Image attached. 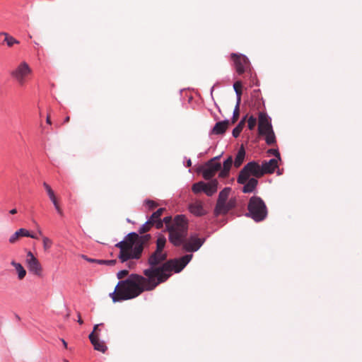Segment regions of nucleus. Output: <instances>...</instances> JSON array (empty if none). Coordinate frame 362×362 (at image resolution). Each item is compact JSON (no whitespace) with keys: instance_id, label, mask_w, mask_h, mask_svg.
Listing matches in <instances>:
<instances>
[{"instance_id":"nucleus-38","label":"nucleus","mask_w":362,"mask_h":362,"mask_svg":"<svg viewBox=\"0 0 362 362\" xmlns=\"http://www.w3.org/2000/svg\"><path fill=\"white\" fill-rule=\"evenodd\" d=\"M129 274V272L126 269L121 270L117 274V276L119 279H122L125 276H127Z\"/></svg>"},{"instance_id":"nucleus-7","label":"nucleus","mask_w":362,"mask_h":362,"mask_svg":"<svg viewBox=\"0 0 362 362\" xmlns=\"http://www.w3.org/2000/svg\"><path fill=\"white\" fill-rule=\"evenodd\" d=\"M219 158V156H216L199 168V172L202 174L205 180H211L218 171H221V165L218 162Z\"/></svg>"},{"instance_id":"nucleus-50","label":"nucleus","mask_w":362,"mask_h":362,"mask_svg":"<svg viewBox=\"0 0 362 362\" xmlns=\"http://www.w3.org/2000/svg\"><path fill=\"white\" fill-rule=\"evenodd\" d=\"M28 237H30V238H34V239H37L38 238V237L37 235H35L34 234H32L30 233V235H28Z\"/></svg>"},{"instance_id":"nucleus-34","label":"nucleus","mask_w":362,"mask_h":362,"mask_svg":"<svg viewBox=\"0 0 362 362\" xmlns=\"http://www.w3.org/2000/svg\"><path fill=\"white\" fill-rule=\"evenodd\" d=\"M42 243L43 247L45 251H47L50 249L52 245V241L47 237H42Z\"/></svg>"},{"instance_id":"nucleus-17","label":"nucleus","mask_w":362,"mask_h":362,"mask_svg":"<svg viewBox=\"0 0 362 362\" xmlns=\"http://www.w3.org/2000/svg\"><path fill=\"white\" fill-rule=\"evenodd\" d=\"M258 184V181L255 177H249L247 181L244 183V186L242 189L243 192L244 193H250L255 190Z\"/></svg>"},{"instance_id":"nucleus-54","label":"nucleus","mask_w":362,"mask_h":362,"mask_svg":"<svg viewBox=\"0 0 362 362\" xmlns=\"http://www.w3.org/2000/svg\"><path fill=\"white\" fill-rule=\"evenodd\" d=\"M69 120H70V117H69V116H67V117H66V118H65V119H64V122H65V123H67V122H69Z\"/></svg>"},{"instance_id":"nucleus-21","label":"nucleus","mask_w":362,"mask_h":362,"mask_svg":"<svg viewBox=\"0 0 362 362\" xmlns=\"http://www.w3.org/2000/svg\"><path fill=\"white\" fill-rule=\"evenodd\" d=\"M11 264L15 268L18 274V279H23L26 275V270L24 269L22 264L21 263L16 262L14 260L11 262Z\"/></svg>"},{"instance_id":"nucleus-58","label":"nucleus","mask_w":362,"mask_h":362,"mask_svg":"<svg viewBox=\"0 0 362 362\" xmlns=\"http://www.w3.org/2000/svg\"><path fill=\"white\" fill-rule=\"evenodd\" d=\"M64 362H68V361H66V360H64Z\"/></svg>"},{"instance_id":"nucleus-2","label":"nucleus","mask_w":362,"mask_h":362,"mask_svg":"<svg viewBox=\"0 0 362 362\" xmlns=\"http://www.w3.org/2000/svg\"><path fill=\"white\" fill-rule=\"evenodd\" d=\"M192 257V255H186L180 259L166 261L167 253L165 252L155 250L148 259L150 268L146 270L153 272L151 278L152 281L156 282V286H158L166 281L172 275L173 272L176 273L181 272Z\"/></svg>"},{"instance_id":"nucleus-23","label":"nucleus","mask_w":362,"mask_h":362,"mask_svg":"<svg viewBox=\"0 0 362 362\" xmlns=\"http://www.w3.org/2000/svg\"><path fill=\"white\" fill-rule=\"evenodd\" d=\"M1 35H4V42L7 44L8 47H11L14 45H18L20 42L18 40H17L16 38H14L13 36L8 35L7 33H1Z\"/></svg>"},{"instance_id":"nucleus-8","label":"nucleus","mask_w":362,"mask_h":362,"mask_svg":"<svg viewBox=\"0 0 362 362\" xmlns=\"http://www.w3.org/2000/svg\"><path fill=\"white\" fill-rule=\"evenodd\" d=\"M32 73V69L25 62H22L13 71L10 72V75L13 77L20 86H23L26 78Z\"/></svg>"},{"instance_id":"nucleus-14","label":"nucleus","mask_w":362,"mask_h":362,"mask_svg":"<svg viewBox=\"0 0 362 362\" xmlns=\"http://www.w3.org/2000/svg\"><path fill=\"white\" fill-rule=\"evenodd\" d=\"M263 175L271 174L278 168V160L270 159L269 161H264L261 165Z\"/></svg>"},{"instance_id":"nucleus-5","label":"nucleus","mask_w":362,"mask_h":362,"mask_svg":"<svg viewBox=\"0 0 362 362\" xmlns=\"http://www.w3.org/2000/svg\"><path fill=\"white\" fill-rule=\"evenodd\" d=\"M247 216L256 222L264 221L268 215V209L264 202L257 196H252L247 204Z\"/></svg>"},{"instance_id":"nucleus-55","label":"nucleus","mask_w":362,"mask_h":362,"mask_svg":"<svg viewBox=\"0 0 362 362\" xmlns=\"http://www.w3.org/2000/svg\"><path fill=\"white\" fill-rule=\"evenodd\" d=\"M37 232H38L39 235H42V230L40 229L39 227H38V229H37Z\"/></svg>"},{"instance_id":"nucleus-33","label":"nucleus","mask_w":362,"mask_h":362,"mask_svg":"<svg viewBox=\"0 0 362 362\" xmlns=\"http://www.w3.org/2000/svg\"><path fill=\"white\" fill-rule=\"evenodd\" d=\"M240 104V103H236V105L235 107V109H234V111H233V118H232V123L233 124L237 122V120L238 119V118H239V115H240V109H239Z\"/></svg>"},{"instance_id":"nucleus-42","label":"nucleus","mask_w":362,"mask_h":362,"mask_svg":"<svg viewBox=\"0 0 362 362\" xmlns=\"http://www.w3.org/2000/svg\"><path fill=\"white\" fill-rule=\"evenodd\" d=\"M57 211L62 216L63 215V212H62V209L60 208L57 201H55V202H52Z\"/></svg>"},{"instance_id":"nucleus-28","label":"nucleus","mask_w":362,"mask_h":362,"mask_svg":"<svg viewBox=\"0 0 362 362\" xmlns=\"http://www.w3.org/2000/svg\"><path fill=\"white\" fill-rule=\"evenodd\" d=\"M148 221H151V223L154 225L156 228L160 229L163 227V221L160 218L157 217L156 216L152 215L148 218Z\"/></svg>"},{"instance_id":"nucleus-26","label":"nucleus","mask_w":362,"mask_h":362,"mask_svg":"<svg viewBox=\"0 0 362 362\" xmlns=\"http://www.w3.org/2000/svg\"><path fill=\"white\" fill-rule=\"evenodd\" d=\"M260 135H264L266 136L265 139L268 145H272L276 142L275 135L272 129L269 132L262 133Z\"/></svg>"},{"instance_id":"nucleus-30","label":"nucleus","mask_w":362,"mask_h":362,"mask_svg":"<svg viewBox=\"0 0 362 362\" xmlns=\"http://www.w3.org/2000/svg\"><path fill=\"white\" fill-rule=\"evenodd\" d=\"M206 187V183L201 181V182H197L193 185L192 191L194 193H199L201 192H204V189Z\"/></svg>"},{"instance_id":"nucleus-11","label":"nucleus","mask_w":362,"mask_h":362,"mask_svg":"<svg viewBox=\"0 0 362 362\" xmlns=\"http://www.w3.org/2000/svg\"><path fill=\"white\" fill-rule=\"evenodd\" d=\"M231 58L234 62L235 71L239 75H242L250 68V62L245 56L233 53Z\"/></svg>"},{"instance_id":"nucleus-36","label":"nucleus","mask_w":362,"mask_h":362,"mask_svg":"<svg viewBox=\"0 0 362 362\" xmlns=\"http://www.w3.org/2000/svg\"><path fill=\"white\" fill-rule=\"evenodd\" d=\"M146 204L150 210H153L158 206L157 203L153 200H147Z\"/></svg>"},{"instance_id":"nucleus-20","label":"nucleus","mask_w":362,"mask_h":362,"mask_svg":"<svg viewBox=\"0 0 362 362\" xmlns=\"http://www.w3.org/2000/svg\"><path fill=\"white\" fill-rule=\"evenodd\" d=\"M228 124L229 122L228 120L217 122L212 129V133L215 134H223L226 131Z\"/></svg>"},{"instance_id":"nucleus-48","label":"nucleus","mask_w":362,"mask_h":362,"mask_svg":"<svg viewBox=\"0 0 362 362\" xmlns=\"http://www.w3.org/2000/svg\"><path fill=\"white\" fill-rule=\"evenodd\" d=\"M98 326H99V325H95L94 326V327H93V332H93V333H94V334H95L96 331L98 329Z\"/></svg>"},{"instance_id":"nucleus-52","label":"nucleus","mask_w":362,"mask_h":362,"mask_svg":"<svg viewBox=\"0 0 362 362\" xmlns=\"http://www.w3.org/2000/svg\"><path fill=\"white\" fill-rule=\"evenodd\" d=\"M192 165V161L190 159H189L187 161V167H190Z\"/></svg>"},{"instance_id":"nucleus-15","label":"nucleus","mask_w":362,"mask_h":362,"mask_svg":"<svg viewBox=\"0 0 362 362\" xmlns=\"http://www.w3.org/2000/svg\"><path fill=\"white\" fill-rule=\"evenodd\" d=\"M89 339L94 346V349L98 351H100L102 353H105L107 350V346L103 341H100L98 339V337L97 334H94L93 332H91L89 334Z\"/></svg>"},{"instance_id":"nucleus-32","label":"nucleus","mask_w":362,"mask_h":362,"mask_svg":"<svg viewBox=\"0 0 362 362\" xmlns=\"http://www.w3.org/2000/svg\"><path fill=\"white\" fill-rule=\"evenodd\" d=\"M154 225H153L151 221H149L148 220L144 223L143 224L141 228H139V232L140 234H144L146 232H148V230H150V229L151 228V227H153Z\"/></svg>"},{"instance_id":"nucleus-44","label":"nucleus","mask_w":362,"mask_h":362,"mask_svg":"<svg viewBox=\"0 0 362 362\" xmlns=\"http://www.w3.org/2000/svg\"><path fill=\"white\" fill-rule=\"evenodd\" d=\"M83 258L85 259L86 261H88L89 262H95V263L98 264V260L99 259L88 258V257H87L85 255H83Z\"/></svg>"},{"instance_id":"nucleus-12","label":"nucleus","mask_w":362,"mask_h":362,"mask_svg":"<svg viewBox=\"0 0 362 362\" xmlns=\"http://www.w3.org/2000/svg\"><path fill=\"white\" fill-rule=\"evenodd\" d=\"M204 240L199 238L197 235L191 236L186 239L183 244V249L187 252L197 251L203 245Z\"/></svg>"},{"instance_id":"nucleus-45","label":"nucleus","mask_w":362,"mask_h":362,"mask_svg":"<svg viewBox=\"0 0 362 362\" xmlns=\"http://www.w3.org/2000/svg\"><path fill=\"white\" fill-rule=\"evenodd\" d=\"M77 316H78V322L80 325H82V324L83 323V320L81 319V313H78Z\"/></svg>"},{"instance_id":"nucleus-41","label":"nucleus","mask_w":362,"mask_h":362,"mask_svg":"<svg viewBox=\"0 0 362 362\" xmlns=\"http://www.w3.org/2000/svg\"><path fill=\"white\" fill-rule=\"evenodd\" d=\"M268 152L269 153L274 155V156H276L278 158L277 160H280L281 159L280 153H279L277 149H270V150H269Z\"/></svg>"},{"instance_id":"nucleus-49","label":"nucleus","mask_w":362,"mask_h":362,"mask_svg":"<svg viewBox=\"0 0 362 362\" xmlns=\"http://www.w3.org/2000/svg\"><path fill=\"white\" fill-rule=\"evenodd\" d=\"M46 122H47V124H51L52 122H51V119H50V116L49 115H47V119H46Z\"/></svg>"},{"instance_id":"nucleus-18","label":"nucleus","mask_w":362,"mask_h":362,"mask_svg":"<svg viewBox=\"0 0 362 362\" xmlns=\"http://www.w3.org/2000/svg\"><path fill=\"white\" fill-rule=\"evenodd\" d=\"M28 235H30V232L28 230L25 228H20L9 238L8 241L11 244H14L21 238L28 237Z\"/></svg>"},{"instance_id":"nucleus-6","label":"nucleus","mask_w":362,"mask_h":362,"mask_svg":"<svg viewBox=\"0 0 362 362\" xmlns=\"http://www.w3.org/2000/svg\"><path fill=\"white\" fill-rule=\"evenodd\" d=\"M251 175L254 176L256 179L264 175L261 165L255 161L250 162L243 167L240 171L237 182L239 184H244Z\"/></svg>"},{"instance_id":"nucleus-47","label":"nucleus","mask_w":362,"mask_h":362,"mask_svg":"<svg viewBox=\"0 0 362 362\" xmlns=\"http://www.w3.org/2000/svg\"><path fill=\"white\" fill-rule=\"evenodd\" d=\"M244 126H245V124L243 123V121H240L236 127H239L240 129L243 130Z\"/></svg>"},{"instance_id":"nucleus-22","label":"nucleus","mask_w":362,"mask_h":362,"mask_svg":"<svg viewBox=\"0 0 362 362\" xmlns=\"http://www.w3.org/2000/svg\"><path fill=\"white\" fill-rule=\"evenodd\" d=\"M245 156V151L243 146L239 149L234 161V165L238 168L243 163Z\"/></svg>"},{"instance_id":"nucleus-9","label":"nucleus","mask_w":362,"mask_h":362,"mask_svg":"<svg viewBox=\"0 0 362 362\" xmlns=\"http://www.w3.org/2000/svg\"><path fill=\"white\" fill-rule=\"evenodd\" d=\"M231 189L230 187H226L220 192L214 210L215 214H226L229 211V207L226 205V201L228 198L229 193Z\"/></svg>"},{"instance_id":"nucleus-24","label":"nucleus","mask_w":362,"mask_h":362,"mask_svg":"<svg viewBox=\"0 0 362 362\" xmlns=\"http://www.w3.org/2000/svg\"><path fill=\"white\" fill-rule=\"evenodd\" d=\"M189 209L191 213L197 215V216H202L204 214V209L203 207L198 204H191L189 206Z\"/></svg>"},{"instance_id":"nucleus-40","label":"nucleus","mask_w":362,"mask_h":362,"mask_svg":"<svg viewBox=\"0 0 362 362\" xmlns=\"http://www.w3.org/2000/svg\"><path fill=\"white\" fill-rule=\"evenodd\" d=\"M242 132V129H240L239 127H235L233 130V136L235 137V138H237L239 136L240 132Z\"/></svg>"},{"instance_id":"nucleus-1","label":"nucleus","mask_w":362,"mask_h":362,"mask_svg":"<svg viewBox=\"0 0 362 362\" xmlns=\"http://www.w3.org/2000/svg\"><path fill=\"white\" fill-rule=\"evenodd\" d=\"M151 271L144 270L143 276L132 274L125 280L119 281L112 293L109 294L114 303L130 300L139 296L145 291H152L157 286L152 281Z\"/></svg>"},{"instance_id":"nucleus-19","label":"nucleus","mask_w":362,"mask_h":362,"mask_svg":"<svg viewBox=\"0 0 362 362\" xmlns=\"http://www.w3.org/2000/svg\"><path fill=\"white\" fill-rule=\"evenodd\" d=\"M218 180L216 179L211 180L206 183V187L204 189V192L208 196H212L216 192L218 188Z\"/></svg>"},{"instance_id":"nucleus-27","label":"nucleus","mask_w":362,"mask_h":362,"mask_svg":"<svg viewBox=\"0 0 362 362\" xmlns=\"http://www.w3.org/2000/svg\"><path fill=\"white\" fill-rule=\"evenodd\" d=\"M148 221H151V223L154 225L156 228L160 229L163 227V221L160 218L157 217L156 216L152 215L148 218Z\"/></svg>"},{"instance_id":"nucleus-16","label":"nucleus","mask_w":362,"mask_h":362,"mask_svg":"<svg viewBox=\"0 0 362 362\" xmlns=\"http://www.w3.org/2000/svg\"><path fill=\"white\" fill-rule=\"evenodd\" d=\"M233 164V158L229 156L223 163V168L218 174V177L221 178H226L228 176L230 168Z\"/></svg>"},{"instance_id":"nucleus-4","label":"nucleus","mask_w":362,"mask_h":362,"mask_svg":"<svg viewBox=\"0 0 362 362\" xmlns=\"http://www.w3.org/2000/svg\"><path fill=\"white\" fill-rule=\"evenodd\" d=\"M187 221L185 216H177L168 228L170 242L175 246L183 245L187 239Z\"/></svg>"},{"instance_id":"nucleus-53","label":"nucleus","mask_w":362,"mask_h":362,"mask_svg":"<svg viewBox=\"0 0 362 362\" xmlns=\"http://www.w3.org/2000/svg\"><path fill=\"white\" fill-rule=\"evenodd\" d=\"M62 341L63 343V345L65 348H67V343L66 342V341L63 339H62Z\"/></svg>"},{"instance_id":"nucleus-43","label":"nucleus","mask_w":362,"mask_h":362,"mask_svg":"<svg viewBox=\"0 0 362 362\" xmlns=\"http://www.w3.org/2000/svg\"><path fill=\"white\" fill-rule=\"evenodd\" d=\"M164 211H165L164 208H160L156 211L153 213V214L156 216L158 218H160V216H162Z\"/></svg>"},{"instance_id":"nucleus-56","label":"nucleus","mask_w":362,"mask_h":362,"mask_svg":"<svg viewBox=\"0 0 362 362\" xmlns=\"http://www.w3.org/2000/svg\"><path fill=\"white\" fill-rule=\"evenodd\" d=\"M246 118H247V116L244 117L241 119V121H243V123H244V124L245 123Z\"/></svg>"},{"instance_id":"nucleus-13","label":"nucleus","mask_w":362,"mask_h":362,"mask_svg":"<svg viewBox=\"0 0 362 362\" xmlns=\"http://www.w3.org/2000/svg\"><path fill=\"white\" fill-rule=\"evenodd\" d=\"M272 129V127L267 115L264 112H260L259 113V134H261L262 133H267Z\"/></svg>"},{"instance_id":"nucleus-35","label":"nucleus","mask_w":362,"mask_h":362,"mask_svg":"<svg viewBox=\"0 0 362 362\" xmlns=\"http://www.w3.org/2000/svg\"><path fill=\"white\" fill-rule=\"evenodd\" d=\"M257 123V119L254 116H250L247 119V126L249 129L252 130Z\"/></svg>"},{"instance_id":"nucleus-29","label":"nucleus","mask_w":362,"mask_h":362,"mask_svg":"<svg viewBox=\"0 0 362 362\" xmlns=\"http://www.w3.org/2000/svg\"><path fill=\"white\" fill-rule=\"evenodd\" d=\"M166 243V239L163 235L158 236L156 240V250L163 252Z\"/></svg>"},{"instance_id":"nucleus-25","label":"nucleus","mask_w":362,"mask_h":362,"mask_svg":"<svg viewBox=\"0 0 362 362\" xmlns=\"http://www.w3.org/2000/svg\"><path fill=\"white\" fill-rule=\"evenodd\" d=\"M242 83L240 81H237L233 84V88L235 91V93L237 95V103H240L241 101V95H242Z\"/></svg>"},{"instance_id":"nucleus-31","label":"nucleus","mask_w":362,"mask_h":362,"mask_svg":"<svg viewBox=\"0 0 362 362\" xmlns=\"http://www.w3.org/2000/svg\"><path fill=\"white\" fill-rule=\"evenodd\" d=\"M43 186L45 188V189H46V191H47V192L48 194V196H49V199H51V201L52 202H55V201H57V198L55 197L54 192L52 190V189L51 188V187L47 183H46V182L43 183Z\"/></svg>"},{"instance_id":"nucleus-10","label":"nucleus","mask_w":362,"mask_h":362,"mask_svg":"<svg viewBox=\"0 0 362 362\" xmlns=\"http://www.w3.org/2000/svg\"><path fill=\"white\" fill-rule=\"evenodd\" d=\"M25 264L30 273L37 276H42V267L40 261L34 256V255L30 251H28L27 252Z\"/></svg>"},{"instance_id":"nucleus-39","label":"nucleus","mask_w":362,"mask_h":362,"mask_svg":"<svg viewBox=\"0 0 362 362\" xmlns=\"http://www.w3.org/2000/svg\"><path fill=\"white\" fill-rule=\"evenodd\" d=\"M162 221H163V223H165L168 230V228L173 224L171 216L165 217Z\"/></svg>"},{"instance_id":"nucleus-37","label":"nucleus","mask_w":362,"mask_h":362,"mask_svg":"<svg viewBox=\"0 0 362 362\" xmlns=\"http://www.w3.org/2000/svg\"><path fill=\"white\" fill-rule=\"evenodd\" d=\"M116 263V260L112 259V260H98V264H107L110 266H113Z\"/></svg>"},{"instance_id":"nucleus-51","label":"nucleus","mask_w":362,"mask_h":362,"mask_svg":"<svg viewBox=\"0 0 362 362\" xmlns=\"http://www.w3.org/2000/svg\"><path fill=\"white\" fill-rule=\"evenodd\" d=\"M9 212L11 214H16L17 213V210L16 209H13Z\"/></svg>"},{"instance_id":"nucleus-3","label":"nucleus","mask_w":362,"mask_h":362,"mask_svg":"<svg viewBox=\"0 0 362 362\" xmlns=\"http://www.w3.org/2000/svg\"><path fill=\"white\" fill-rule=\"evenodd\" d=\"M151 239L148 234L139 235L136 233H129L124 239L117 243L115 246L119 248V258L122 262L129 259H139L141 257L144 247Z\"/></svg>"},{"instance_id":"nucleus-46","label":"nucleus","mask_w":362,"mask_h":362,"mask_svg":"<svg viewBox=\"0 0 362 362\" xmlns=\"http://www.w3.org/2000/svg\"><path fill=\"white\" fill-rule=\"evenodd\" d=\"M226 205H228V206L229 207V210H230L234 206V204L231 200L229 201L228 202H226Z\"/></svg>"},{"instance_id":"nucleus-57","label":"nucleus","mask_w":362,"mask_h":362,"mask_svg":"<svg viewBox=\"0 0 362 362\" xmlns=\"http://www.w3.org/2000/svg\"><path fill=\"white\" fill-rule=\"evenodd\" d=\"M69 315H70V313H68L66 315V318H68V317H69Z\"/></svg>"}]
</instances>
